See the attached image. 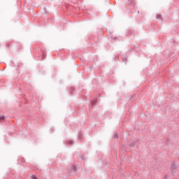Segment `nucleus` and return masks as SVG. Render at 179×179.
Instances as JSON below:
<instances>
[{
    "instance_id": "f257e3e1",
    "label": "nucleus",
    "mask_w": 179,
    "mask_h": 179,
    "mask_svg": "<svg viewBox=\"0 0 179 179\" xmlns=\"http://www.w3.org/2000/svg\"><path fill=\"white\" fill-rule=\"evenodd\" d=\"M72 171H76V168L75 166H72L71 169L68 170L69 173H72Z\"/></svg>"
},
{
    "instance_id": "7ed1b4c3",
    "label": "nucleus",
    "mask_w": 179,
    "mask_h": 179,
    "mask_svg": "<svg viewBox=\"0 0 179 179\" xmlns=\"http://www.w3.org/2000/svg\"><path fill=\"white\" fill-rule=\"evenodd\" d=\"M31 178H33V179H38V178H37V177L36 176H32Z\"/></svg>"
},
{
    "instance_id": "f03ea898",
    "label": "nucleus",
    "mask_w": 179,
    "mask_h": 179,
    "mask_svg": "<svg viewBox=\"0 0 179 179\" xmlns=\"http://www.w3.org/2000/svg\"><path fill=\"white\" fill-rule=\"evenodd\" d=\"M3 120H5V116L3 115L0 116V121H2Z\"/></svg>"
},
{
    "instance_id": "20e7f679",
    "label": "nucleus",
    "mask_w": 179,
    "mask_h": 179,
    "mask_svg": "<svg viewBox=\"0 0 179 179\" xmlns=\"http://www.w3.org/2000/svg\"><path fill=\"white\" fill-rule=\"evenodd\" d=\"M157 19H162V15H157Z\"/></svg>"
}]
</instances>
